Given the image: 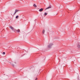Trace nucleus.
Listing matches in <instances>:
<instances>
[{"label": "nucleus", "mask_w": 80, "mask_h": 80, "mask_svg": "<svg viewBox=\"0 0 80 80\" xmlns=\"http://www.w3.org/2000/svg\"><path fill=\"white\" fill-rule=\"evenodd\" d=\"M43 34H45V30H43L42 31Z\"/></svg>", "instance_id": "0eeeda50"}, {"label": "nucleus", "mask_w": 80, "mask_h": 80, "mask_svg": "<svg viewBox=\"0 0 80 80\" xmlns=\"http://www.w3.org/2000/svg\"><path fill=\"white\" fill-rule=\"evenodd\" d=\"M77 47H78V48H80V45L79 44L78 45Z\"/></svg>", "instance_id": "1a4fd4ad"}, {"label": "nucleus", "mask_w": 80, "mask_h": 80, "mask_svg": "<svg viewBox=\"0 0 80 80\" xmlns=\"http://www.w3.org/2000/svg\"><path fill=\"white\" fill-rule=\"evenodd\" d=\"M44 15H47V13L46 12L44 13Z\"/></svg>", "instance_id": "9d476101"}, {"label": "nucleus", "mask_w": 80, "mask_h": 80, "mask_svg": "<svg viewBox=\"0 0 80 80\" xmlns=\"http://www.w3.org/2000/svg\"><path fill=\"white\" fill-rule=\"evenodd\" d=\"M52 8V6H49L48 7L46 8L45 9V10H47V9H49L50 8Z\"/></svg>", "instance_id": "7ed1b4c3"}, {"label": "nucleus", "mask_w": 80, "mask_h": 80, "mask_svg": "<svg viewBox=\"0 0 80 80\" xmlns=\"http://www.w3.org/2000/svg\"><path fill=\"white\" fill-rule=\"evenodd\" d=\"M53 45V44L52 43H50L48 46V48H50L51 47H52V46Z\"/></svg>", "instance_id": "f03ea898"}, {"label": "nucleus", "mask_w": 80, "mask_h": 80, "mask_svg": "<svg viewBox=\"0 0 80 80\" xmlns=\"http://www.w3.org/2000/svg\"><path fill=\"white\" fill-rule=\"evenodd\" d=\"M16 12H14V13L13 15H15V14H16Z\"/></svg>", "instance_id": "9b49d317"}, {"label": "nucleus", "mask_w": 80, "mask_h": 80, "mask_svg": "<svg viewBox=\"0 0 80 80\" xmlns=\"http://www.w3.org/2000/svg\"><path fill=\"white\" fill-rule=\"evenodd\" d=\"M35 80H38V78H36Z\"/></svg>", "instance_id": "ddd939ff"}, {"label": "nucleus", "mask_w": 80, "mask_h": 80, "mask_svg": "<svg viewBox=\"0 0 80 80\" xmlns=\"http://www.w3.org/2000/svg\"><path fill=\"white\" fill-rule=\"evenodd\" d=\"M3 54L4 55H5V52H3Z\"/></svg>", "instance_id": "f8f14e48"}, {"label": "nucleus", "mask_w": 80, "mask_h": 80, "mask_svg": "<svg viewBox=\"0 0 80 80\" xmlns=\"http://www.w3.org/2000/svg\"><path fill=\"white\" fill-rule=\"evenodd\" d=\"M43 10V8H42L39 10V12H42Z\"/></svg>", "instance_id": "20e7f679"}, {"label": "nucleus", "mask_w": 80, "mask_h": 80, "mask_svg": "<svg viewBox=\"0 0 80 80\" xmlns=\"http://www.w3.org/2000/svg\"><path fill=\"white\" fill-rule=\"evenodd\" d=\"M33 7H37V6L35 4H34L33 5Z\"/></svg>", "instance_id": "39448f33"}, {"label": "nucleus", "mask_w": 80, "mask_h": 80, "mask_svg": "<svg viewBox=\"0 0 80 80\" xmlns=\"http://www.w3.org/2000/svg\"><path fill=\"white\" fill-rule=\"evenodd\" d=\"M18 17H19V16H17L16 17V18L17 19Z\"/></svg>", "instance_id": "6e6552de"}, {"label": "nucleus", "mask_w": 80, "mask_h": 80, "mask_svg": "<svg viewBox=\"0 0 80 80\" xmlns=\"http://www.w3.org/2000/svg\"><path fill=\"white\" fill-rule=\"evenodd\" d=\"M18 11H19V10H17V9H16L15 10V12H16L17 13V12H18Z\"/></svg>", "instance_id": "423d86ee"}, {"label": "nucleus", "mask_w": 80, "mask_h": 80, "mask_svg": "<svg viewBox=\"0 0 80 80\" xmlns=\"http://www.w3.org/2000/svg\"><path fill=\"white\" fill-rule=\"evenodd\" d=\"M10 28L11 29H12V30H13L14 32H20V30L19 29H18V30L14 28L13 27L11 26H10Z\"/></svg>", "instance_id": "f257e3e1"}]
</instances>
